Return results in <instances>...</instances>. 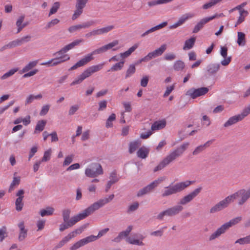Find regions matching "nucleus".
<instances>
[{
    "label": "nucleus",
    "instance_id": "nucleus-1",
    "mask_svg": "<svg viewBox=\"0 0 250 250\" xmlns=\"http://www.w3.org/2000/svg\"><path fill=\"white\" fill-rule=\"evenodd\" d=\"M114 198L113 194L109 196L108 198L101 199L95 202L89 207L85 209L82 212L71 218L74 225L79 221L85 218L89 215L93 213L95 210L103 207L105 204L111 201Z\"/></svg>",
    "mask_w": 250,
    "mask_h": 250
},
{
    "label": "nucleus",
    "instance_id": "nucleus-2",
    "mask_svg": "<svg viewBox=\"0 0 250 250\" xmlns=\"http://www.w3.org/2000/svg\"><path fill=\"white\" fill-rule=\"evenodd\" d=\"M119 41L118 40H114L111 42L109 43L106 45H104L97 49L94 50L90 53L87 54L84 56L83 58L78 61L75 65L72 66L69 70H73L77 69L78 67L83 66L91 61L94 59L93 56L96 54H99L104 52H105L108 50L111 49L113 47L118 45Z\"/></svg>",
    "mask_w": 250,
    "mask_h": 250
},
{
    "label": "nucleus",
    "instance_id": "nucleus-3",
    "mask_svg": "<svg viewBox=\"0 0 250 250\" xmlns=\"http://www.w3.org/2000/svg\"><path fill=\"white\" fill-rule=\"evenodd\" d=\"M189 145V143H184L174 150L170 152L155 167L153 171L156 172L162 169L171 162L174 161L177 157L181 156L188 148Z\"/></svg>",
    "mask_w": 250,
    "mask_h": 250
},
{
    "label": "nucleus",
    "instance_id": "nucleus-4",
    "mask_svg": "<svg viewBox=\"0 0 250 250\" xmlns=\"http://www.w3.org/2000/svg\"><path fill=\"white\" fill-rule=\"evenodd\" d=\"M192 183V181L187 180L176 183L172 186L167 187L165 188V190L162 194V196L165 197L180 192L189 187Z\"/></svg>",
    "mask_w": 250,
    "mask_h": 250
},
{
    "label": "nucleus",
    "instance_id": "nucleus-5",
    "mask_svg": "<svg viewBox=\"0 0 250 250\" xmlns=\"http://www.w3.org/2000/svg\"><path fill=\"white\" fill-rule=\"evenodd\" d=\"M104 64V62H103L102 63L88 67L71 83L70 85L73 86L81 83L84 80L90 77L94 73L101 70L103 68Z\"/></svg>",
    "mask_w": 250,
    "mask_h": 250
},
{
    "label": "nucleus",
    "instance_id": "nucleus-6",
    "mask_svg": "<svg viewBox=\"0 0 250 250\" xmlns=\"http://www.w3.org/2000/svg\"><path fill=\"white\" fill-rule=\"evenodd\" d=\"M242 217L239 216L231 219L229 222L225 223L212 233L209 238L210 241L213 240L225 233L226 230L230 227L238 224L242 220Z\"/></svg>",
    "mask_w": 250,
    "mask_h": 250
},
{
    "label": "nucleus",
    "instance_id": "nucleus-7",
    "mask_svg": "<svg viewBox=\"0 0 250 250\" xmlns=\"http://www.w3.org/2000/svg\"><path fill=\"white\" fill-rule=\"evenodd\" d=\"M108 228H106L100 230L97 236L91 235L83 238L75 243L71 248L70 250H76L85 245L96 240L98 238L101 237L109 231Z\"/></svg>",
    "mask_w": 250,
    "mask_h": 250
},
{
    "label": "nucleus",
    "instance_id": "nucleus-8",
    "mask_svg": "<svg viewBox=\"0 0 250 250\" xmlns=\"http://www.w3.org/2000/svg\"><path fill=\"white\" fill-rule=\"evenodd\" d=\"M232 202L238 199V205L242 206L250 198V188L248 190L241 189L229 195Z\"/></svg>",
    "mask_w": 250,
    "mask_h": 250
},
{
    "label": "nucleus",
    "instance_id": "nucleus-9",
    "mask_svg": "<svg viewBox=\"0 0 250 250\" xmlns=\"http://www.w3.org/2000/svg\"><path fill=\"white\" fill-rule=\"evenodd\" d=\"M165 179L166 177L164 176L159 177L158 179L153 181L150 184L140 189L137 192V196L138 197H141L150 192L160 184L165 181Z\"/></svg>",
    "mask_w": 250,
    "mask_h": 250
},
{
    "label": "nucleus",
    "instance_id": "nucleus-10",
    "mask_svg": "<svg viewBox=\"0 0 250 250\" xmlns=\"http://www.w3.org/2000/svg\"><path fill=\"white\" fill-rule=\"evenodd\" d=\"M165 179L166 177L164 176L159 177L158 179L153 181L150 184L140 189L137 192V196L138 197H141L150 192L160 184L165 181Z\"/></svg>",
    "mask_w": 250,
    "mask_h": 250
},
{
    "label": "nucleus",
    "instance_id": "nucleus-11",
    "mask_svg": "<svg viewBox=\"0 0 250 250\" xmlns=\"http://www.w3.org/2000/svg\"><path fill=\"white\" fill-rule=\"evenodd\" d=\"M183 210V207L179 204L161 212L157 216V218L160 220H162L165 216H173L179 214Z\"/></svg>",
    "mask_w": 250,
    "mask_h": 250
},
{
    "label": "nucleus",
    "instance_id": "nucleus-12",
    "mask_svg": "<svg viewBox=\"0 0 250 250\" xmlns=\"http://www.w3.org/2000/svg\"><path fill=\"white\" fill-rule=\"evenodd\" d=\"M119 235L122 239L126 237V242L130 244L140 246L145 245V244L143 242L145 237L141 234H139V235H134V237H127V234H126L124 231H123L119 233Z\"/></svg>",
    "mask_w": 250,
    "mask_h": 250
},
{
    "label": "nucleus",
    "instance_id": "nucleus-13",
    "mask_svg": "<svg viewBox=\"0 0 250 250\" xmlns=\"http://www.w3.org/2000/svg\"><path fill=\"white\" fill-rule=\"evenodd\" d=\"M103 174V169L102 166L97 163L92 164L85 170V174L88 177L94 178Z\"/></svg>",
    "mask_w": 250,
    "mask_h": 250
},
{
    "label": "nucleus",
    "instance_id": "nucleus-14",
    "mask_svg": "<svg viewBox=\"0 0 250 250\" xmlns=\"http://www.w3.org/2000/svg\"><path fill=\"white\" fill-rule=\"evenodd\" d=\"M231 203L232 202L229 195L212 207L209 209V213L213 214L220 211L228 207Z\"/></svg>",
    "mask_w": 250,
    "mask_h": 250
},
{
    "label": "nucleus",
    "instance_id": "nucleus-15",
    "mask_svg": "<svg viewBox=\"0 0 250 250\" xmlns=\"http://www.w3.org/2000/svg\"><path fill=\"white\" fill-rule=\"evenodd\" d=\"M202 188L199 187L195 189L193 191L190 192L188 195L182 197L180 200L179 204L180 205H185L191 202L200 193Z\"/></svg>",
    "mask_w": 250,
    "mask_h": 250
},
{
    "label": "nucleus",
    "instance_id": "nucleus-16",
    "mask_svg": "<svg viewBox=\"0 0 250 250\" xmlns=\"http://www.w3.org/2000/svg\"><path fill=\"white\" fill-rule=\"evenodd\" d=\"M208 91V88L206 87H202L197 89L192 88L188 90L186 95L194 99L198 97L205 95Z\"/></svg>",
    "mask_w": 250,
    "mask_h": 250
},
{
    "label": "nucleus",
    "instance_id": "nucleus-17",
    "mask_svg": "<svg viewBox=\"0 0 250 250\" xmlns=\"http://www.w3.org/2000/svg\"><path fill=\"white\" fill-rule=\"evenodd\" d=\"M83 39H78L75 40L71 43L65 45L63 48H62L60 50L56 52L53 54L54 56H62L63 54L67 52L69 50L73 48L75 46L79 45L81 42H83Z\"/></svg>",
    "mask_w": 250,
    "mask_h": 250
},
{
    "label": "nucleus",
    "instance_id": "nucleus-18",
    "mask_svg": "<svg viewBox=\"0 0 250 250\" xmlns=\"http://www.w3.org/2000/svg\"><path fill=\"white\" fill-rule=\"evenodd\" d=\"M94 21H90L83 23L82 24L71 26L68 28V30L70 33H73L77 31H80L82 28H88L90 26L94 25Z\"/></svg>",
    "mask_w": 250,
    "mask_h": 250
},
{
    "label": "nucleus",
    "instance_id": "nucleus-19",
    "mask_svg": "<svg viewBox=\"0 0 250 250\" xmlns=\"http://www.w3.org/2000/svg\"><path fill=\"white\" fill-rule=\"evenodd\" d=\"M24 190L20 189L16 194V196L18 197L15 202L16 209L18 211H21L23 206L22 200L24 198Z\"/></svg>",
    "mask_w": 250,
    "mask_h": 250
},
{
    "label": "nucleus",
    "instance_id": "nucleus-20",
    "mask_svg": "<svg viewBox=\"0 0 250 250\" xmlns=\"http://www.w3.org/2000/svg\"><path fill=\"white\" fill-rule=\"evenodd\" d=\"M220 67L219 63H211L207 66L206 72L209 76L214 75L219 71Z\"/></svg>",
    "mask_w": 250,
    "mask_h": 250
},
{
    "label": "nucleus",
    "instance_id": "nucleus-21",
    "mask_svg": "<svg viewBox=\"0 0 250 250\" xmlns=\"http://www.w3.org/2000/svg\"><path fill=\"white\" fill-rule=\"evenodd\" d=\"M212 20V18L206 17L201 19L194 26L192 32L196 33L198 32L201 29H202L204 25Z\"/></svg>",
    "mask_w": 250,
    "mask_h": 250
},
{
    "label": "nucleus",
    "instance_id": "nucleus-22",
    "mask_svg": "<svg viewBox=\"0 0 250 250\" xmlns=\"http://www.w3.org/2000/svg\"><path fill=\"white\" fill-rule=\"evenodd\" d=\"M18 226L20 229L18 239L20 241H22L27 237V229H25L24 222L23 221L20 222Z\"/></svg>",
    "mask_w": 250,
    "mask_h": 250
},
{
    "label": "nucleus",
    "instance_id": "nucleus-23",
    "mask_svg": "<svg viewBox=\"0 0 250 250\" xmlns=\"http://www.w3.org/2000/svg\"><path fill=\"white\" fill-rule=\"evenodd\" d=\"M194 17V15L191 13H187L183 15L173 25L170 26V29L175 28L182 24H183L185 21L189 18H191Z\"/></svg>",
    "mask_w": 250,
    "mask_h": 250
},
{
    "label": "nucleus",
    "instance_id": "nucleus-24",
    "mask_svg": "<svg viewBox=\"0 0 250 250\" xmlns=\"http://www.w3.org/2000/svg\"><path fill=\"white\" fill-rule=\"evenodd\" d=\"M212 143V140H209L203 145L197 146L192 152V155L194 156L197 155L204 151L206 148L209 147Z\"/></svg>",
    "mask_w": 250,
    "mask_h": 250
},
{
    "label": "nucleus",
    "instance_id": "nucleus-25",
    "mask_svg": "<svg viewBox=\"0 0 250 250\" xmlns=\"http://www.w3.org/2000/svg\"><path fill=\"white\" fill-rule=\"evenodd\" d=\"M109 181L107 182L105 191L107 192L109 189L110 188L111 186L117 182L119 180L117 176L116 172L115 171H112L109 176Z\"/></svg>",
    "mask_w": 250,
    "mask_h": 250
},
{
    "label": "nucleus",
    "instance_id": "nucleus-26",
    "mask_svg": "<svg viewBox=\"0 0 250 250\" xmlns=\"http://www.w3.org/2000/svg\"><path fill=\"white\" fill-rule=\"evenodd\" d=\"M243 119L240 116L239 114H238L237 115H235L234 116H232L230 118H229L228 120L225 122V123L224 124L223 126L225 127H228L229 126H230L237 122L242 121Z\"/></svg>",
    "mask_w": 250,
    "mask_h": 250
},
{
    "label": "nucleus",
    "instance_id": "nucleus-27",
    "mask_svg": "<svg viewBox=\"0 0 250 250\" xmlns=\"http://www.w3.org/2000/svg\"><path fill=\"white\" fill-rule=\"evenodd\" d=\"M69 59L70 57L68 55H64L62 56H60L59 57H57L56 58L52 59L51 60V62H52V64L50 65V66H53L57 65L66 61L69 60Z\"/></svg>",
    "mask_w": 250,
    "mask_h": 250
},
{
    "label": "nucleus",
    "instance_id": "nucleus-28",
    "mask_svg": "<svg viewBox=\"0 0 250 250\" xmlns=\"http://www.w3.org/2000/svg\"><path fill=\"white\" fill-rule=\"evenodd\" d=\"M166 121L165 119L156 121L151 125L152 130H158L164 128L166 125Z\"/></svg>",
    "mask_w": 250,
    "mask_h": 250
},
{
    "label": "nucleus",
    "instance_id": "nucleus-29",
    "mask_svg": "<svg viewBox=\"0 0 250 250\" xmlns=\"http://www.w3.org/2000/svg\"><path fill=\"white\" fill-rule=\"evenodd\" d=\"M149 152V148L142 146L140 147L137 152V155L138 157L142 159H145L146 158Z\"/></svg>",
    "mask_w": 250,
    "mask_h": 250
},
{
    "label": "nucleus",
    "instance_id": "nucleus-30",
    "mask_svg": "<svg viewBox=\"0 0 250 250\" xmlns=\"http://www.w3.org/2000/svg\"><path fill=\"white\" fill-rule=\"evenodd\" d=\"M237 43L239 46H243L246 43V35L242 32H237Z\"/></svg>",
    "mask_w": 250,
    "mask_h": 250
},
{
    "label": "nucleus",
    "instance_id": "nucleus-31",
    "mask_svg": "<svg viewBox=\"0 0 250 250\" xmlns=\"http://www.w3.org/2000/svg\"><path fill=\"white\" fill-rule=\"evenodd\" d=\"M141 146V142L139 141H135L131 142L129 145V153L132 154L134 153L136 149L139 148Z\"/></svg>",
    "mask_w": 250,
    "mask_h": 250
},
{
    "label": "nucleus",
    "instance_id": "nucleus-32",
    "mask_svg": "<svg viewBox=\"0 0 250 250\" xmlns=\"http://www.w3.org/2000/svg\"><path fill=\"white\" fill-rule=\"evenodd\" d=\"M31 37L29 35H27L22 37L21 39H18L13 41L16 46H19L22 44L27 42L31 40Z\"/></svg>",
    "mask_w": 250,
    "mask_h": 250
},
{
    "label": "nucleus",
    "instance_id": "nucleus-33",
    "mask_svg": "<svg viewBox=\"0 0 250 250\" xmlns=\"http://www.w3.org/2000/svg\"><path fill=\"white\" fill-rule=\"evenodd\" d=\"M138 45L137 44H134L132 47L129 48L127 51H125L124 53H121L120 54V57L122 58H125L129 56L133 52L136 48L138 47Z\"/></svg>",
    "mask_w": 250,
    "mask_h": 250
},
{
    "label": "nucleus",
    "instance_id": "nucleus-34",
    "mask_svg": "<svg viewBox=\"0 0 250 250\" xmlns=\"http://www.w3.org/2000/svg\"><path fill=\"white\" fill-rule=\"evenodd\" d=\"M195 38L192 37L188 40L185 41V44L183 47L184 50L190 49L193 46L195 42Z\"/></svg>",
    "mask_w": 250,
    "mask_h": 250
},
{
    "label": "nucleus",
    "instance_id": "nucleus-35",
    "mask_svg": "<svg viewBox=\"0 0 250 250\" xmlns=\"http://www.w3.org/2000/svg\"><path fill=\"white\" fill-rule=\"evenodd\" d=\"M54 208L51 207H47L45 209H43L40 211V215L42 216H49L53 214Z\"/></svg>",
    "mask_w": 250,
    "mask_h": 250
},
{
    "label": "nucleus",
    "instance_id": "nucleus-36",
    "mask_svg": "<svg viewBox=\"0 0 250 250\" xmlns=\"http://www.w3.org/2000/svg\"><path fill=\"white\" fill-rule=\"evenodd\" d=\"M135 65L133 64H130L125 72V78L127 79L130 77L135 73Z\"/></svg>",
    "mask_w": 250,
    "mask_h": 250
},
{
    "label": "nucleus",
    "instance_id": "nucleus-37",
    "mask_svg": "<svg viewBox=\"0 0 250 250\" xmlns=\"http://www.w3.org/2000/svg\"><path fill=\"white\" fill-rule=\"evenodd\" d=\"M46 121L45 120L39 121L36 126L35 129L34 130V133H37L38 132L42 131L45 127Z\"/></svg>",
    "mask_w": 250,
    "mask_h": 250
},
{
    "label": "nucleus",
    "instance_id": "nucleus-38",
    "mask_svg": "<svg viewBox=\"0 0 250 250\" xmlns=\"http://www.w3.org/2000/svg\"><path fill=\"white\" fill-rule=\"evenodd\" d=\"M167 45L166 44H164L162 45L159 48L154 50L153 52L155 57L162 55L167 49Z\"/></svg>",
    "mask_w": 250,
    "mask_h": 250
},
{
    "label": "nucleus",
    "instance_id": "nucleus-39",
    "mask_svg": "<svg viewBox=\"0 0 250 250\" xmlns=\"http://www.w3.org/2000/svg\"><path fill=\"white\" fill-rule=\"evenodd\" d=\"M38 63L37 61H34L29 62L26 65H25L22 69V73H25L28 72L29 70L34 67L37 65Z\"/></svg>",
    "mask_w": 250,
    "mask_h": 250
},
{
    "label": "nucleus",
    "instance_id": "nucleus-40",
    "mask_svg": "<svg viewBox=\"0 0 250 250\" xmlns=\"http://www.w3.org/2000/svg\"><path fill=\"white\" fill-rule=\"evenodd\" d=\"M185 66V63L182 61H176L173 65V68L175 71H182Z\"/></svg>",
    "mask_w": 250,
    "mask_h": 250
},
{
    "label": "nucleus",
    "instance_id": "nucleus-41",
    "mask_svg": "<svg viewBox=\"0 0 250 250\" xmlns=\"http://www.w3.org/2000/svg\"><path fill=\"white\" fill-rule=\"evenodd\" d=\"M125 63L124 61H120L114 64L110 68V70H108V71H117L121 70L123 67H124V65Z\"/></svg>",
    "mask_w": 250,
    "mask_h": 250
},
{
    "label": "nucleus",
    "instance_id": "nucleus-42",
    "mask_svg": "<svg viewBox=\"0 0 250 250\" xmlns=\"http://www.w3.org/2000/svg\"><path fill=\"white\" fill-rule=\"evenodd\" d=\"M167 24V21L163 22L153 27H152L149 30L146 31V32L148 34H149V33H152L156 30L163 28V27H165Z\"/></svg>",
    "mask_w": 250,
    "mask_h": 250
},
{
    "label": "nucleus",
    "instance_id": "nucleus-43",
    "mask_svg": "<svg viewBox=\"0 0 250 250\" xmlns=\"http://www.w3.org/2000/svg\"><path fill=\"white\" fill-rule=\"evenodd\" d=\"M18 68H14L10 69L9 71L1 76L0 79L2 80L7 79L9 77L13 76L16 72L18 71Z\"/></svg>",
    "mask_w": 250,
    "mask_h": 250
},
{
    "label": "nucleus",
    "instance_id": "nucleus-44",
    "mask_svg": "<svg viewBox=\"0 0 250 250\" xmlns=\"http://www.w3.org/2000/svg\"><path fill=\"white\" fill-rule=\"evenodd\" d=\"M73 225H74V224L70 218L69 222H64V223L60 225L59 230L60 231H63L68 228L72 227Z\"/></svg>",
    "mask_w": 250,
    "mask_h": 250
},
{
    "label": "nucleus",
    "instance_id": "nucleus-45",
    "mask_svg": "<svg viewBox=\"0 0 250 250\" xmlns=\"http://www.w3.org/2000/svg\"><path fill=\"white\" fill-rule=\"evenodd\" d=\"M116 120V115L114 113H112L106 120L105 126L106 128H110L113 126L112 122Z\"/></svg>",
    "mask_w": 250,
    "mask_h": 250
},
{
    "label": "nucleus",
    "instance_id": "nucleus-46",
    "mask_svg": "<svg viewBox=\"0 0 250 250\" xmlns=\"http://www.w3.org/2000/svg\"><path fill=\"white\" fill-rule=\"evenodd\" d=\"M20 181L21 178L20 177H14L9 188V192H11L15 186H18L20 184Z\"/></svg>",
    "mask_w": 250,
    "mask_h": 250
},
{
    "label": "nucleus",
    "instance_id": "nucleus-47",
    "mask_svg": "<svg viewBox=\"0 0 250 250\" xmlns=\"http://www.w3.org/2000/svg\"><path fill=\"white\" fill-rule=\"evenodd\" d=\"M70 213L71 210L68 208L64 209L62 210V215L64 222H68L69 221Z\"/></svg>",
    "mask_w": 250,
    "mask_h": 250
},
{
    "label": "nucleus",
    "instance_id": "nucleus-48",
    "mask_svg": "<svg viewBox=\"0 0 250 250\" xmlns=\"http://www.w3.org/2000/svg\"><path fill=\"white\" fill-rule=\"evenodd\" d=\"M139 207V204L138 202H135L129 205L127 208V213H130L136 210Z\"/></svg>",
    "mask_w": 250,
    "mask_h": 250
},
{
    "label": "nucleus",
    "instance_id": "nucleus-49",
    "mask_svg": "<svg viewBox=\"0 0 250 250\" xmlns=\"http://www.w3.org/2000/svg\"><path fill=\"white\" fill-rule=\"evenodd\" d=\"M235 243H239L240 245L250 244V235L238 239Z\"/></svg>",
    "mask_w": 250,
    "mask_h": 250
},
{
    "label": "nucleus",
    "instance_id": "nucleus-50",
    "mask_svg": "<svg viewBox=\"0 0 250 250\" xmlns=\"http://www.w3.org/2000/svg\"><path fill=\"white\" fill-rule=\"evenodd\" d=\"M60 2H55V3H54V4H53L52 7L51 8V9L50 10L48 16H50L51 15L56 13L57 12L59 8H60Z\"/></svg>",
    "mask_w": 250,
    "mask_h": 250
},
{
    "label": "nucleus",
    "instance_id": "nucleus-51",
    "mask_svg": "<svg viewBox=\"0 0 250 250\" xmlns=\"http://www.w3.org/2000/svg\"><path fill=\"white\" fill-rule=\"evenodd\" d=\"M60 22V20L58 19H54L47 23L45 26L46 29H49L52 28L55 25L58 24Z\"/></svg>",
    "mask_w": 250,
    "mask_h": 250
},
{
    "label": "nucleus",
    "instance_id": "nucleus-52",
    "mask_svg": "<svg viewBox=\"0 0 250 250\" xmlns=\"http://www.w3.org/2000/svg\"><path fill=\"white\" fill-rule=\"evenodd\" d=\"M87 224H84L80 228L75 229L74 231L70 232V233H72L73 235V237H75L77 234H81L84 229L87 227Z\"/></svg>",
    "mask_w": 250,
    "mask_h": 250
},
{
    "label": "nucleus",
    "instance_id": "nucleus-53",
    "mask_svg": "<svg viewBox=\"0 0 250 250\" xmlns=\"http://www.w3.org/2000/svg\"><path fill=\"white\" fill-rule=\"evenodd\" d=\"M88 0H77L76 3V8L83 10Z\"/></svg>",
    "mask_w": 250,
    "mask_h": 250
},
{
    "label": "nucleus",
    "instance_id": "nucleus-54",
    "mask_svg": "<svg viewBox=\"0 0 250 250\" xmlns=\"http://www.w3.org/2000/svg\"><path fill=\"white\" fill-rule=\"evenodd\" d=\"M51 153V148L45 151L44 153L43 156L42 158V159L41 161L42 162H47V161H49L50 159Z\"/></svg>",
    "mask_w": 250,
    "mask_h": 250
},
{
    "label": "nucleus",
    "instance_id": "nucleus-55",
    "mask_svg": "<svg viewBox=\"0 0 250 250\" xmlns=\"http://www.w3.org/2000/svg\"><path fill=\"white\" fill-rule=\"evenodd\" d=\"M114 28V25H109L104 27L101 28L100 29V34H104L109 32Z\"/></svg>",
    "mask_w": 250,
    "mask_h": 250
},
{
    "label": "nucleus",
    "instance_id": "nucleus-56",
    "mask_svg": "<svg viewBox=\"0 0 250 250\" xmlns=\"http://www.w3.org/2000/svg\"><path fill=\"white\" fill-rule=\"evenodd\" d=\"M107 102L106 100H103L99 102V107L98 110L101 111L105 110L107 107Z\"/></svg>",
    "mask_w": 250,
    "mask_h": 250
},
{
    "label": "nucleus",
    "instance_id": "nucleus-57",
    "mask_svg": "<svg viewBox=\"0 0 250 250\" xmlns=\"http://www.w3.org/2000/svg\"><path fill=\"white\" fill-rule=\"evenodd\" d=\"M15 47H16V46L14 42V41H13L12 42H9L7 44H5L4 46H3L2 47H1L0 48V51L2 52L7 49H10V48H12Z\"/></svg>",
    "mask_w": 250,
    "mask_h": 250
},
{
    "label": "nucleus",
    "instance_id": "nucleus-58",
    "mask_svg": "<svg viewBox=\"0 0 250 250\" xmlns=\"http://www.w3.org/2000/svg\"><path fill=\"white\" fill-rule=\"evenodd\" d=\"M50 108V105L45 104L42 106V109L40 112V115L41 116H44L48 112Z\"/></svg>",
    "mask_w": 250,
    "mask_h": 250
},
{
    "label": "nucleus",
    "instance_id": "nucleus-59",
    "mask_svg": "<svg viewBox=\"0 0 250 250\" xmlns=\"http://www.w3.org/2000/svg\"><path fill=\"white\" fill-rule=\"evenodd\" d=\"M250 114V104L246 107L243 110L242 112L239 115L243 119L245 117Z\"/></svg>",
    "mask_w": 250,
    "mask_h": 250
},
{
    "label": "nucleus",
    "instance_id": "nucleus-60",
    "mask_svg": "<svg viewBox=\"0 0 250 250\" xmlns=\"http://www.w3.org/2000/svg\"><path fill=\"white\" fill-rule=\"evenodd\" d=\"M83 10L76 8V10L72 16V20L77 19L83 13Z\"/></svg>",
    "mask_w": 250,
    "mask_h": 250
},
{
    "label": "nucleus",
    "instance_id": "nucleus-61",
    "mask_svg": "<svg viewBox=\"0 0 250 250\" xmlns=\"http://www.w3.org/2000/svg\"><path fill=\"white\" fill-rule=\"evenodd\" d=\"M73 158H74L73 155H70L66 156V158H65V160H64L63 163V166H68L69 164H70L72 163V162L73 161Z\"/></svg>",
    "mask_w": 250,
    "mask_h": 250
},
{
    "label": "nucleus",
    "instance_id": "nucleus-62",
    "mask_svg": "<svg viewBox=\"0 0 250 250\" xmlns=\"http://www.w3.org/2000/svg\"><path fill=\"white\" fill-rule=\"evenodd\" d=\"M79 106L78 105L75 104L71 106L70 107V109L68 111V113L69 115H74L75 112L79 109Z\"/></svg>",
    "mask_w": 250,
    "mask_h": 250
},
{
    "label": "nucleus",
    "instance_id": "nucleus-63",
    "mask_svg": "<svg viewBox=\"0 0 250 250\" xmlns=\"http://www.w3.org/2000/svg\"><path fill=\"white\" fill-rule=\"evenodd\" d=\"M149 77L147 76H144L141 80V85L143 87H146L147 85Z\"/></svg>",
    "mask_w": 250,
    "mask_h": 250
},
{
    "label": "nucleus",
    "instance_id": "nucleus-64",
    "mask_svg": "<svg viewBox=\"0 0 250 250\" xmlns=\"http://www.w3.org/2000/svg\"><path fill=\"white\" fill-rule=\"evenodd\" d=\"M174 88V85L167 87L166 90L164 94V97H167Z\"/></svg>",
    "mask_w": 250,
    "mask_h": 250
}]
</instances>
